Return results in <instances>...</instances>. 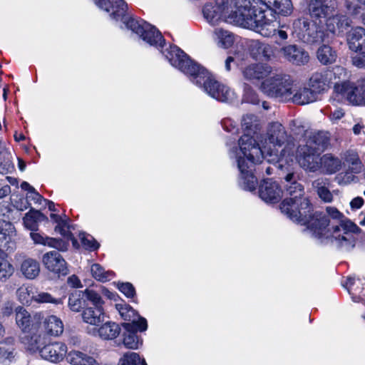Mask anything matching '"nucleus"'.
Wrapping results in <instances>:
<instances>
[{
  "mask_svg": "<svg viewBox=\"0 0 365 365\" xmlns=\"http://www.w3.org/2000/svg\"><path fill=\"white\" fill-rule=\"evenodd\" d=\"M327 31L336 35L343 34L351 26V19L343 14H331L326 19Z\"/></svg>",
  "mask_w": 365,
  "mask_h": 365,
  "instance_id": "obj_23",
  "label": "nucleus"
},
{
  "mask_svg": "<svg viewBox=\"0 0 365 365\" xmlns=\"http://www.w3.org/2000/svg\"><path fill=\"white\" fill-rule=\"evenodd\" d=\"M95 4L101 9L110 12V9L114 11L110 14L112 19L118 20L120 17H124L128 5L123 0H93Z\"/></svg>",
  "mask_w": 365,
  "mask_h": 365,
  "instance_id": "obj_26",
  "label": "nucleus"
},
{
  "mask_svg": "<svg viewBox=\"0 0 365 365\" xmlns=\"http://www.w3.org/2000/svg\"><path fill=\"white\" fill-rule=\"evenodd\" d=\"M39 353L43 359L57 363L63 359L66 353V346L60 342L52 343L43 345Z\"/></svg>",
  "mask_w": 365,
  "mask_h": 365,
  "instance_id": "obj_24",
  "label": "nucleus"
},
{
  "mask_svg": "<svg viewBox=\"0 0 365 365\" xmlns=\"http://www.w3.org/2000/svg\"><path fill=\"white\" fill-rule=\"evenodd\" d=\"M30 236L35 244L46 245V239H47L46 236H43L40 233L36 232V231H31L30 232Z\"/></svg>",
  "mask_w": 365,
  "mask_h": 365,
  "instance_id": "obj_60",
  "label": "nucleus"
},
{
  "mask_svg": "<svg viewBox=\"0 0 365 365\" xmlns=\"http://www.w3.org/2000/svg\"><path fill=\"white\" fill-rule=\"evenodd\" d=\"M271 66L263 63L251 64L242 71L243 77L250 81H258L272 74Z\"/></svg>",
  "mask_w": 365,
  "mask_h": 365,
  "instance_id": "obj_25",
  "label": "nucleus"
},
{
  "mask_svg": "<svg viewBox=\"0 0 365 365\" xmlns=\"http://www.w3.org/2000/svg\"><path fill=\"white\" fill-rule=\"evenodd\" d=\"M293 88V80L289 75L273 71L262 84L263 93L281 101H288Z\"/></svg>",
  "mask_w": 365,
  "mask_h": 365,
  "instance_id": "obj_4",
  "label": "nucleus"
},
{
  "mask_svg": "<svg viewBox=\"0 0 365 365\" xmlns=\"http://www.w3.org/2000/svg\"><path fill=\"white\" fill-rule=\"evenodd\" d=\"M304 193L303 185L283 187L282 194L286 198L280 204L282 212L291 220L306 221L304 217L311 210V203Z\"/></svg>",
  "mask_w": 365,
  "mask_h": 365,
  "instance_id": "obj_3",
  "label": "nucleus"
},
{
  "mask_svg": "<svg viewBox=\"0 0 365 365\" xmlns=\"http://www.w3.org/2000/svg\"><path fill=\"white\" fill-rule=\"evenodd\" d=\"M292 35L302 42L313 45L324 41V31L316 21L305 18L294 20L292 27Z\"/></svg>",
  "mask_w": 365,
  "mask_h": 365,
  "instance_id": "obj_5",
  "label": "nucleus"
},
{
  "mask_svg": "<svg viewBox=\"0 0 365 365\" xmlns=\"http://www.w3.org/2000/svg\"><path fill=\"white\" fill-rule=\"evenodd\" d=\"M205 73H206L205 70ZM205 77L206 73H205L204 77L202 76L201 78H199L195 83L201 85V79H204ZM202 84L204 90L207 93L219 101L227 102L232 97V92L229 88L210 77H207L206 79L203 80Z\"/></svg>",
  "mask_w": 365,
  "mask_h": 365,
  "instance_id": "obj_15",
  "label": "nucleus"
},
{
  "mask_svg": "<svg viewBox=\"0 0 365 365\" xmlns=\"http://www.w3.org/2000/svg\"><path fill=\"white\" fill-rule=\"evenodd\" d=\"M338 0H309L307 9L313 19H327L337 11Z\"/></svg>",
  "mask_w": 365,
  "mask_h": 365,
  "instance_id": "obj_14",
  "label": "nucleus"
},
{
  "mask_svg": "<svg viewBox=\"0 0 365 365\" xmlns=\"http://www.w3.org/2000/svg\"><path fill=\"white\" fill-rule=\"evenodd\" d=\"M16 294L19 300L22 304H27L30 302L31 298H33L30 296L29 287L25 286H21L16 291Z\"/></svg>",
  "mask_w": 365,
  "mask_h": 365,
  "instance_id": "obj_56",
  "label": "nucleus"
},
{
  "mask_svg": "<svg viewBox=\"0 0 365 365\" xmlns=\"http://www.w3.org/2000/svg\"><path fill=\"white\" fill-rule=\"evenodd\" d=\"M215 33L217 39V43L221 47L227 48L233 44L234 36L231 32L222 29H217Z\"/></svg>",
  "mask_w": 365,
  "mask_h": 365,
  "instance_id": "obj_49",
  "label": "nucleus"
},
{
  "mask_svg": "<svg viewBox=\"0 0 365 365\" xmlns=\"http://www.w3.org/2000/svg\"><path fill=\"white\" fill-rule=\"evenodd\" d=\"M336 58V51L329 45L323 44L317 51V58L322 65L332 64Z\"/></svg>",
  "mask_w": 365,
  "mask_h": 365,
  "instance_id": "obj_40",
  "label": "nucleus"
},
{
  "mask_svg": "<svg viewBox=\"0 0 365 365\" xmlns=\"http://www.w3.org/2000/svg\"><path fill=\"white\" fill-rule=\"evenodd\" d=\"M235 8L228 14V23L253 30L264 37L275 32L273 21L266 17L265 10L253 6L250 0H237Z\"/></svg>",
  "mask_w": 365,
  "mask_h": 365,
  "instance_id": "obj_1",
  "label": "nucleus"
},
{
  "mask_svg": "<svg viewBox=\"0 0 365 365\" xmlns=\"http://www.w3.org/2000/svg\"><path fill=\"white\" fill-rule=\"evenodd\" d=\"M329 179L322 177L318 178L312 183L313 190L324 202H331L333 200V195L329 189Z\"/></svg>",
  "mask_w": 365,
  "mask_h": 365,
  "instance_id": "obj_36",
  "label": "nucleus"
},
{
  "mask_svg": "<svg viewBox=\"0 0 365 365\" xmlns=\"http://www.w3.org/2000/svg\"><path fill=\"white\" fill-rule=\"evenodd\" d=\"M267 161L273 163L274 166L279 170V176L281 179L282 187H291L297 185H302L300 180V173L289 165H283L282 159L278 154L269 153Z\"/></svg>",
  "mask_w": 365,
  "mask_h": 365,
  "instance_id": "obj_11",
  "label": "nucleus"
},
{
  "mask_svg": "<svg viewBox=\"0 0 365 365\" xmlns=\"http://www.w3.org/2000/svg\"><path fill=\"white\" fill-rule=\"evenodd\" d=\"M170 64L182 72L194 78L205 76V68L192 60L182 50L177 46H172L165 53Z\"/></svg>",
  "mask_w": 365,
  "mask_h": 365,
  "instance_id": "obj_6",
  "label": "nucleus"
},
{
  "mask_svg": "<svg viewBox=\"0 0 365 365\" xmlns=\"http://www.w3.org/2000/svg\"><path fill=\"white\" fill-rule=\"evenodd\" d=\"M120 332V328L115 322H106L98 329V335L103 339H113Z\"/></svg>",
  "mask_w": 365,
  "mask_h": 365,
  "instance_id": "obj_45",
  "label": "nucleus"
},
{
  "mask_svg": "<svg viewBox=\"0 0 365 365\" xmlns=\"http://www.w3.org/2000/svg\"><path fill=\"white\" fill-rule=\"evenodd\" d=\"M242 128L244 130L245 133L239 140L240 148L241 149L240 143L242 142V138L245 136L250 137L252 139V141L254 143H251L252 144V145L259 146L256 140L252 135V134H255L259 129V123L257 116L253 114H247L244 115L242 119Z\"/></svg>",
  "mask_w": 365,
  "mask_h": 365,
  "instance_id": "obj_29",
  "label": "nucleus"
},
{
  "mask_svg": "<svg viewBox=\"0 0 365 365\" xmlns=\"http://www.w3.org/2000/svg\"><path fill=\"white\" fill-rule=\"evenodd\" d=\"M317 98L316 92L310 88L294 87L290 92V97L288 101H292L299 105H305L315 101Z\"/></svg>",
  "mask_w": 365,
  "mask_h": 365,
  "instance_id": "obj_28",
  "label": "nucleus"
},
{
  "mask_svg": "<svg viewBox=\"0 0 365 365\" xmlns=\"http://www.w3.org/2000/svg\"><path fill=\"white\" fill-rule=\"evenodd\" d=\"M363 203H364V200L360 197H357L351 200L350 205L352 208L358 209V208H360L363 205Z\"/></svg>",
  "mask_w": 365,
  "mask_h": 365,
  "instance_id": "obj_64",
  "label": "nucleus"
},
{
  "mask_svg": "<svg viewBox=\"0 0 365 365\" xmlns=\"http://www.w3.org/2000/svg\"><path fill=\"white\" fill-rule=\"evenodd\" d=\"M259 195L266 202H277L282 195L279 184L271 179L264 180L259 187Z\"/></svg>",
  "mask_w": 365,
  "mask_h": 365,
  "instance_id": "obj_22",
  "label": "nucleus"
},
{
  "mask_svg": "<svg viewBox=\"0 0 365 365\" xmlns=\"http://www.w3.org/2000/svg\"><path fill=\"white\" fill-rule=\"evenodd\" d=\"M42 262L45 267L58 277L68 274L67 263L57 251H51L43 255Z\"/></svg>",
  "mask_w": 365,
  "mask_h": 365,
  "instance_id": "obj_19",
  "label": "nucleus"
},
{
  "mask_svg": "<svg viewBox=\"0 0 365 365\" xmlns=\"http://www.w3.org/2000/svg\"><path fill=\"white\" fill-rule=\"evenodd\" d=\"M361 231L351 221L342 219L339 225H332L331 243L339 248L350 250L356 244V239L351 233H359Z\"/></svg>",
  "mask_w": 365,
  "mask_h": 365,
  "instance_id": "obj_7",
  "label": "nucleus"
},
{
  "mask_svg": "<svg viewBox=\"0 0 365 365\" xmlns=\"http://www.w3.org/2000/svg\"><path fill=\"white\" fill-rule=\"evenodd\" d=\"M15 357L14 349H6L4 346H0V361L4 362L6 361H11Z\"/></svg>",
  "mask_w": 365,
  "mask_h": 365,
  "instance_id": "obj_58",
  "label": "nucleus"
},
{
  "mask_svg": "<svg viewBox=\"0 0 365 365\" xmlns=\"http://www.w3.org/2000/svg\"><path fill=\"white\" fill-rule=\"evenodd\" d=\"M334 91L337 95L345 98L351 103L357 105L358 84L355 85L346 81L335 82Z\"/></svg>",
  "mask_w": 365,
  "mask_h": 365,
  "instance_id": "obj_27",
  "label": "nucleus"
},
{
  "mask_svg": "<svg viewBox=\"0 0 365 365\" xmlns=\"http://www.w3.org/2000/svg\"><path fill=\"white\" fill-rule=\"evenodd\" d=\"M93 277L98 281L105 282L110 280V277L114 273L112 271H105L99 264H93L91 269Z\"/></svg>",
  "mask_w": 365,
  "mask_h": 365,
  "instance_id": "obj_50",
  "label": "nucleus"
},
{
  "mask_svg": "<svg viewBox=\"0 0 365 365\" xmlns=\"http://www.w3.org/2000/svg\"><path fill=\"white\" fill-rule=\"evenodd\" d=\"M118 287L127 297H133L135 294L134 287L129 282L119 283Z\"/></svg>",
  "mask_w": 365,
  "mask_h": 365,
  "instance_id": "obj_57",
  "label": "nucleus"
},
{
  "mask_svg": "<svg viewBox=\"0 0 365 365\" xmlns=\"http://www.w3.org/2000/svg\"><path fill=\"white\" fill-rule=\"evenodd\" d=\"M357 105L365 104V79L358 82Z\"/></svg>",
  "mask_w": 365,
  "mask_h": 365,
  "instance_id": "obj_59",
  "label": "nucleus"
},
{
  "mask_svg": "<svg viewBox=\"0 0 365 365\" xmlns=\"http://www.w3.org/2000/svg\"><path fill=\"white\" fill-rule=\"evenodd\" d=\"M35 301L39 303H53V304H62V299H55L50 294L46 292H41L36 296H32Z\"/></svg>",
  "mask_w": 365,
  "mask_h": 365,
  "instance_id": "obj_54",
  "label": "nucleus"
},
{
  "mask_svg": "<svg viewBox=\"0 0 365 365\" xmlns=\"http://www.w3.org/2000/svg\"><path fill=\"white\" fill-rule=\"evenodd\" d=\"M341 165V160L339 158L327 153L321 157L319 170L325 174L331 175L339 171Z\"/></svg>",
  "mask_w": 365,
  "mask_h": 365,
  "instance_id": "obj_34",
  "label": "nucleus"
},
{
  "mask_svg": "<svg viewBox=\"0 0 365 365\" xmlns=\"http://www.w3.org/2000/svg\"><path fill=\"white\" fill-rule=\"evenodd\" d=\"M45 331L51 336H58L63 333V325L62 322L56 316L51 315L43 320Z\"/></svg>",
  "mask_w": 365,
  "mask_h": 365,
  "instance_id": "obj_42",
  "label": "nucleus"
},
{
  "mask_svg": "<svg viewBox=\"0 0 365 365\" xmlns=\"http://www.w3.org/2000/svg\"><path fill=\"white\" fill-rule=\"evenodd\" d=\"M267 9L275 14L288 16L293 12V4L291 0H260Z\"/></svg>",
  "mask_w": 365,
  "mask_h": 365,
  "instance_id": "obj_30",
  "label": "nucleus"
},
{
  "mask_svg": "<svg viewBox=\"0 0 365 365\" xmlns=\"http://www.w3.org/2000/svg\"><path fill=\"white\" fill-rule=\"evenodd\" d=\"M23 220L26 227L31 231H37L38 223L41 222H48V217L34 208L30 209L24 217Z\"/></svg>",
  "mask_w": 365,
  "mask_h": 365,
  "instance_id": "obj_38",
  "label": "nucleus"
},
{
  "mask_svg": "<svg viewBox=\"0 0 365 365\" xmlns=\"http://www.w3.org/2000/svg\"><path fill=\"white\" fill-rule=\"evenodd\" d=\"M320 152L310 145H300L297 148V161L306 172L315 173L319 170Z\"/></svg>",
  "mask_w": 365,
  "mask_h": 365,
  "instance_id": "obj_12",
  "label": "nucleus"
},
{
  "mask_svg": "<svg viewBox=\"0 0 365 365\" xmlns=\"http://www.w3.org/2000/svg\"><path fill=\"white\" fill-rule=\"evenodd\" d=\"M20 339L21 343H23L29 351L33 352L37 351L40 352V349L44 345L43 338L38 334V330L24 333V336H21Z\"/></svg>",
  "mask_w": 365,
  "mask_h": 365,
  "instance_id": "obj_35",
  "label": "nucleus"
},
{
  "mask_svg": "<svg viewBox=\"0 0 365 365\" xmlns=\"http://www.w3.org/2000/svg\"><path fill=\"white\" fill-rule=\"evenodd\" d=\"M254 143L250 137L242 138L241 152L243 156L237 158V167L240 172V185L245 190H255L257 180L252 173V168L255 164L262 162L264 158H269V153L264 155L259 146L252 145Z\"/></svg>",
  "mask_w": 365,
  "mask_h": 365,
  "instance_id": "obj_2",
  "label": "nucleus"
},
{
  "mask_svg": "<svg viewBox=\"0 0 365 365\" xmlns=\"http://www.w3.org/2000/svg\"><path fill=\"white\" fill-rule=\"evenodd\" d=\"M115 307L119 312L121 317L129 323H138L139 319L141 317L138 315L136 311L130 305L125 304H117Z\"/></svg>",
  "mask_w": 365,
  "mask_h": 365,
  "instance_id": "obj_46",
  "label": "nucleus"
},
{
  "mask_svg": "<svg viewBox=\"0 0 365 365\" xmlns=\"http://www.w3.org/2000/svg\"><path fill=\"white\" fill-rule=\"evenodd\" d=\"M16 230L14 225L9 220H0V249L7 253H11L16 249V243L13 239Z\"/></svg>",
  "mask_w": 365,
  "mask_h": 365,
  "instance_id": "obj_21",
  "label": "nucleus"
},
{
  "mask_svg": "<svg viewBox=\"0 0 365 365\" xmlns=\"http://www.w3.org/2000/svg\"><path fill=\"white\" fill-rule=\"evenodd\" d=\"M67 282L72 287H81V281L76 275H72L69 277L68 278Z\"/></svg>",
  "mask_w": 365,
  "mask_h": 365,
  "instance_id": "obj_62",
  "label": "nucleus"
},
{
  "mask_svg": "<svg viewBox=\"0 0 365 365\" xmlns=\"http://www.w3.org/2000/svg\"><path fill=\"white\" fill-rule=\"evenodd\" d=\"M266 140L274 146H284L281 153H293L295 148L294 138L288 135L285 128L278 122L269 124L267 130Z\"/></svg>",
  "mask_w": 365,
  "mask_h": 365,
  "instance_id": "obj_10",
  "label": "nucleus"
},
{
  "mask_svg": "<svg viewBox=\"0 0 365 365\" xmlns=\"http://www.w3.org/2000/svg\"><path fill=\"white\" fill-rule=\"evenodd\" d=\"M80 239L83 246L89 250H96L98 248L99 244L91 235H86L84 233L80 234Z\"/></svg>",
  "mask_w": 365,
  "mask_h": 365,
  "instance_id": "obj_53",
  "label": "nucleus"
},
{
  "mask_svg": "<svg viewBox=\"0 0 365 365\" xmlns=\"http://www.w3.org/2000/svg\"><path fill=\"white\" fill-rule=\"evenodd\" d=\"M66 359L71 365H98L96 360L93 356L80 351H71Z\"/></svg>",
  "mask_w": 365,
  "mask_h": 365,
  "instance_id": "obj_39",
  "label": "nucleus"
},
{
  "mask_svg": "<svg viewBox=\"0 0 365 365\" xmlns=\"http://www.w3.org/2000/svg\"><path fill=\"white\" fill-rule=\"evenodd\" d=\"M85 294L83 291H74L68 297V307L70 309L75 312H79L83 310L86 307Z\"/></svg>",
  "mask_w": 365,
  "mask_h": 365,
  "instance_id": "obj_44",
  "label": "nucleus"
},
{
  "mask_svg": "<svg viewBox=\"0 0 365 365\" xmlns=\"http://www.w3.org/2000/svg\"><path fill=\"white\" fill-rule=\"evenodd\" d=\"M305 135L308 138L305 145H310L319 152L324 150L329 144V136L327 132L314 131L306 133Z\"/></svg>",
  "mask_w": 365,
  "mask_h": 365,
  "instance_id": "obj_33",
  "label": "nucleus"
},
{
  "mask_svg": "<svg viewBox=\"0 0 365 365\" xmlns=\"http://www.w3.org/2000/svg\"><path fill=\"white\" fill-rule=\"evenodd\" d=\"M14 170V165L12 160L9 158H4L0 160V174L7 175L11 173Z\"/></svg>",
  "mask_w": 365,
  "mask_h": 365,
  "instance_id": "obj_55",
  "label": "nucleus"
},
{
  "mask_svg": "<svg viewBox=\"0 0 365 365\" xmlns=\"http://www.w3.org/2000/svg\"><path fill=\"white\" fill-rule=\"evenodd\" d=\"M15 319L16 325L24 334L38 330L41 324L40 316L37 314L31 316L21 306L15 309Z\"/></svg>",
  "mask_w": 365,
  "mask_h": 365,
  "instance_id": "obj_17",
  "label": "nucleus"
},
{
  "mask_svg": "<svg viewBox=\"0 0 365 365\" xmlns=\"http://www.w3.org/2000/svg\"><path fill=\"white\" fill-rule=\"evenodd\" d=\"M85 294L86 302L89 300L93 304V307H102L103 303L101 296L95 291L91 289H86L83 292Z\"/></svg>",
  "mask_w": 365,
  "mask_h": 365,
  "instance_id": "obj_52",
  "label": "nucleus"
},
{
  "mask_svg": "<svg viewBox=\"0 0 365 365\" xmlns=\"http://www.w3.org/2000/svg\"><path fill=\"white\" fill-rule=\"evenodd\" d=\"M83 321L91 325L100 326L105 321V313L102 307H86L81 314Z\"/></svg>",
  "mask_w": 365,
  "mask_h": 365,
  "instance_id": "obj_32",
  "label": "nucleus"
},
{
  "mask_svg": "<svg viewBox=\"0 0 365 365\" xmlns=\"http://www.w3.org/2000/svg\"><path fill=\"white\" fill-rule=\"evenodd\" d=\"M68 243L66 241H63L61 239L57 240V244L54 245V248L58 250L59 251H66L68 250Z\"/></svg>",
  "mask_w": 365,
  "mask_h": 365,
  "instance_id": "obj_63",
  "label": "nucleus"
},
{
  "mask_svg": "<svg viewBox=\"0 0 365 365\" xmlns=\"http://www.w3.org/2000/svg\"><path fill=\"white\" fill-rule=\"evenodd\" d=\"M123 329V338L125 347L131 349H137L142 344V339L138 336L137 332L144 331L148 328L147 321L140 317L138 323L124 322L121 324Z\"/></svg>",
  "mask_w": 365,
  "mask_h": 365,
  "instance_id": "obj_13",
  "label": "nucleus"
},
{
  "mask_svg": "<svg viewBox=\"0 0 365 365\" xmlns=\"http://www.w3.org/2000/svg\"><path fill=\"white\" fill-rule=\"evenodd\" d=\"M20 270L26 278L33 279L39 274L40 265L36 259L27 258L21 262Z\"/></svg>",
  "mask_w": 365,
  "mask_h": 365,
  "instance_id": "obj_41",
  "label": "nucleus"
},
{
  "mask_svg": "<svg viewBox=\"0 0 365 365\" xmlns=\"http://www.w3.org/2000/svg\"><path fill=\"white\" fill-rule=\"evenodd\" d=\"M343 12L345 13L346 16H350L352 17H356L360 15L361 16L363 8L354 0H344L343 1Z\"/></svg>",
  "mask_w": 365,
  "mask_h": 365,
  "instance_id": "obj_48",
  "label": "nucleus"
},
{
  "mask_svg": "<svg viewBox=\"0 0 365 365\" xmlns=\"http://www.w3.org/2000/svg\"><path fill=\"white\" fill-rule=\"evenodd\" d=\"M250 51L254 57L262 61L269 60L274 55L272 47L259 41H253L250 44Z\"/></svg>",
  "mask_w": 365,
  "mask_h": 365,
  "instance_id": "obj_37",
  "label": "nucleus"
},
{
  "mask_svg": "<svg viewBox=\"0 0 365 365\" xmlns=\"http://www.w3.org/2000/svg\"><path fill=\"white\" fill-rule=\"evenodd\" d=\"M327 212L329 216H331L334 220H339V222L344 217V215L335 207H327Z\"/></svg>",
  "mask_w": 365,
  "mask_h": 365,
  "instance_id": "obj_61",
  "label": "nucleus"
},
{
  "mask_svg": "<svg viewBox=\"0 0 365 365\" xmlns=\"http://www.w3.org/2000/svg\"><path fill=\"white\" fill-rule=\"evenodd\" d=\"M123 20L128 29L140 36L150 46L163 47L165 44V39L155 26L145 21L140 23L133 18H130L128 20L123 18Z\"/></svg>",
  "mask_w": 365,
  "mask_h": 365,
  "instance_id": "obj_9",
  "label": "nucleus"
},
{
  "mask_svg": "<svg viewBox=\"0 0 365 365\" xmlns=\"http://www.w3.org/2000/svg\"><path fill=\"white\" fill-rule=\"evenodd\" d=\"M118 365H147L141 360L139 355L134 352H128L119 360Z\"/></svg>",
  "mask_w": 365,
  "mask_h": 365,
  "instance_id": "obj_51",
  "label": "nucleus"
},
{
  "mask_svg": "<svg viewBox=\"0 0 365 365\" xmlns=\"http://www.w3.org/2000/svg\"><path fill=\"white\" fill-rule=\"evenodd\" d=\"M312 206L311 205V210L305 217L306 221L304 222L299 219L292 220L298 222L302 225H307V229L314 237L322 240H329L331 242L332 227H328L330 222L329 217L319 212L312 214Z\"/></svg>",
  "mask_w": 365,
  "mask_h": 365,
  "instance_id": "obj_8",
  "label": "nucleus"
},
{
  "mask_svg": "<svg viewBox=\"0 0 365 365\" xmlns=\"http://www.w3.org/2000/svg\"><path fill=\"white\" fill-rule=\"evenodd\" d=\"M344 164L348 165L351 173H359L361 170L362 165L356 152L347 150L343 154Z\"/></svg>",
  "mask_w": 365,
  "mask_h": 365,
  "instance_id": "obj_43",
  "label": "nucleus"
},
{
  "mask_svg": "<svg viewBox=\"0 0 365 365\" xmlns=\"http://www.w3.org/2000/svg\"><path fill=\"white\" fill-rule=\"evenodd\" d=\"M343 71L342 68H336L334 72L327 71L324 72H316L309 78V85L316 94L324 91L329 87L332 76L339 73Z\"/></svg>",
  "mask_w": 365,
  "mask_h": 365,
  "instance_id": "obj_20",
  "label": "nucleus"
},
{
  "mask_svg": "<svg viewBox=\"0 0 365 365\" xmlns=\"http://www.w3.org/2000/svg\"><path fill=\"white\" fill-rule=\"evenodd\" d=\"M346 41L351 51L365 48V29L361 26L351 29L347 34Z\"/></svg>",
  "mask_w": 365,
  "mask_h": 365,
  "instance_id": "obj_31",
  "label": "nucleus"
},
{
  "mask_svg": "<svg viewBox=\"0 0 365 365\" xmlns=\"http://www.w3.org/2000/svg\"><path fill=\"white\" fill-rule=\"evenodd\" d=\"M227 3L228 0H215V5L205 4L202 9L204 17L212 24H215L223 19L227 22Z\"/></svg>",
  "mask_w": 365,
  "mask_h": 365,
  "instance_id": "obj_18",
  "label": "nucleus"
},
{
  "mask_svg": "<svg viewBox=\"0 0 365 365\" xmlns=\"http://www.w3.org/2000/svg\"><path fill=\"white\" fill-rule=\"evenodd\" d=\"M15 272L14 265L5 257L0 255V282H6Z\"/></svg>",
  "mask_w": 365,
  "mask_h": 365,
  "instance_id": "obj_47",
  "label": "nucleus"
},
{
  "mask_svg": "<svg viewBox=\"0 0 365 365\" xmlns=\"http://www.w3.org/2000/svg\"><path fill=\"white\" fill-rule=\"evenodd\" d=\"M280 53L287 61L297 66L307 65L310 60L308 51L297 44H288L282 47Z\"/></svg>",
  "mask_w": 365,
  "mask_h": 365,
  "instance_id": "obj_16",
  "label": "nucleus"
}]
</instances>
